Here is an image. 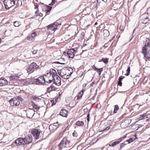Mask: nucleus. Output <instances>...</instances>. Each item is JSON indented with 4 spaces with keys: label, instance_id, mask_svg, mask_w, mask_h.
Segmentation results:
<instances>
[{
    "label": "nucleus",
    "instance_id": "nucleus-23",
    "mask_svg": "<svg viewBox=\"0 0 150 150\" xmlns=\"http://www.w3.org/2000/svg\"><path fill=\"white\" fill-rule=\"evenodd\" d=\"M34 114V111L32 110H30L28 111L26 114L27 117L29 118L32 117Z\"/></svg>",
    "mask_w": 150,
    "mask_h": 150
},
{
    "label": "nucleus",
    "instance_id": "nucleus-33",
    "mask_svg": "<svg viewBox=\"0 0 150 150\" xmlns=\"http://www.w3.org/2000/svg\"><path fill=\"white\" fill-rule=\"evenodd\" d=\"M32 98L33 100L35 101L36 102L40 101L42 100L41 99L38 98L35 96H32Z\"/></svg>",
    "mask_w": 150,
    "mask_h": 150
},
{
    "label": "nucleus",
    "instance_id": "nucleus-54",
    "mask_svg": "<svg viewBox=\"0 0 150 150\" xmlns=\"http://www.w3.org/2000/svg\"><path fill=\"white\" fill-rule=\"evenodd\" d=\"M147 13L150 14V8H148L147 10Z\"/></svg>",
    "mask_w": 150,
    "mask_h": 150
},
{
    "label": "nucleus",
    "instance_id": "nucleus-39",
    "mask_svg": "<svg viewBox=\"0 0 150 150\" xmlns=\"http://www.w3.org/2000/svg\"><path fill=\"white\" fill-rule=\"evenodd\" d=\"M96 71L98 73L99 75L100 76V75L101 73L103 71V68L98 69Z\"/></svg>",
    "mask_w": 150,
    "mask_h": 150
},
{
    "label": "nucleus",
    "instance_id": "nucleus-61",
    "mask_svg": "<svg viewBox=\"0 0 150 150\" xmlns=\"http://www.w3.org/2000/svg\"><path fill=\"white\" fill-rule=\"evenodd\" d=\"M139 126H139V127H138V128H139V127H142V126H143V125H139Z\"/></svg>",
    "mask_w": 150,
    "mask_h": 150
},
{
    "label": "nucleus",
    "instance_id": "nucleus-18",
    "mask_svg": "<svg viewBox=\"0 0 150 150\" xmlns=\"http://www.w3.org/2000/svg\"><path fill=\"white\" fill-rule=\"evenodd\" d=\"M122 141V138H119L117 139V141L113 142L112 144H109V145L110 146L114 147Z\"/></svg>",
    "mask_w": 150,
    "mask_h": 150
},
{
    "label": "nucleus",
    "instance_id": "nucleus-24",
    "mask_svg": "<svg viewBox=\"0 0 150 150\" xmlns=\"http://www.w3.org/2000/svg\"><path fill=\"white\" fill-rule=\"evenodd\" d=\"M98 3L99 4V3L97 2V0L96 1L92 2L91 5V8L93 9L97 8L98 7Z\"/></svg>",
    "mask_w": 150,
    "mask_h": 150
},
{
    "label": "nucleus",
    "instance_id": "nucleus-41",
    "mask_svg": "<svg viewBox=\"0 0 150 150\" xmlns=\"http://www.w3.org/2000/svg\"><path fill=\"white\" fill-rule=\"evenodd\" d=\"M51 101L52 103V106L54 105L56 103V100H51Z\"/></svg>",
    "mask_w": 150,
    "mask_h": 150
},
{
    "label": "nucleus",
    "instance_id": "nucleus-7",
    "mask_svg": "<svg viewBox=\"0 0 150 150\" xmlns=\"http://www.w3.org/2000/svg\"><path fill=\"white\" fill-rule=\"evenodd\" d=\"M141 22L144 24H146L150 21L149 18L147 16L146 13H145L141 16Z\"/></svg>",
    "mask_w": 150,
    "mask_h": 150
},
{
    "label": "nucleus",
    "instance_id": "nucleus-26",
    "mask_svg": "<svg viewBox=\"0 0 150 150\" xmlns=\"http://www.w3.org/2000/svg\"><path fill=\"white\" fill-rule=\"evenodd\" d=\"M103 33L104 36L107 37L109 36L110 33L108 30H107L105 29L103 30Z\"/></svg>",
    "mask_w": 150,
    "mask_h": 150
},
{
    "label": "nucleus",
    "instance_id": "nucleus-5",
    "mask_svg": "<svg viewBox=\"0 0 150 150\" xmlns=\"http://www.w3.org/2000/svg\"><path fill=\"white\" fill-rule=\"evenodd\" d=\"M34 81L36 84L43 85V84L45 81V77L43 76H40L38 78L35 79Z\"/></svg>",
    "mask_w": 150,
    "mask_h": 150
},
{
    "label": "nucleus",
    "instance_id": "nucleus-60",
    "mask_svg": "<svg viewBox=\"0 0 150 150\" xmlns=\"http://www.w3.org/2000/svg\"><path fill=\"white\" fill-rule=\"evenodd\" d=\"M38 5H37L36 6H35V8H38Z\"/></svg>",
    "mask_w": 150,
    "mask_h": 150
},
{
    "label": "nucleus",
    "instance_id": "nucleus-29",
    "mask_svg": "<svg viewBox=\"0 0 150 150\" xmlns=\"http://www.w3.org/2000/svg\"><path fill=\"white\" fill-rule=\"evenodd\" d=\"M109 60V59L108 58H102L101 59H100L99 62H103L104 63H105V64H107L108 62V61Z\"/></svg>",
    "mask_w": 150,
    "mask_h": 150
},
{
    "label": "nucleus",
    "instance_id": "nucleus-57",
    "mask_svg": "<svg viewBox=\"0 0 150 150\" xmlns=\"http://www.w3.org/2000/svg\"><path fill=\"white\" fill-rule=\"evenodd\" d=\"M126 137V136L125 135L123 137H122V138H122V140L123 139H124V138H125Z\"/></svg>",
    "mask_w": 150,
    "mask_h": 150
},
{
    "label": "nucleus",
    "instance_id": "nucleus-11",
    "mask_svg": "<svg viewBox=\"0 0 150 150\" xmlns=\"http://www.w3.org/2000/svg\"><path fill=\"white\" fill-rule=\"evenodd\" d=\"M38 67V66L35 63L33 62L29 65L28 69V71L32 72L35 69H37Z\"/></svg>",
    "mask_w": 150,
    "mask_h": 150
},
{
    "label": "nucleus",
    "instance_id": "nucleus-53",
    "mask_svg": "<svg viewBox=\"0 0 150 150\" xmlns=\"http://www.w3.org/2000/svg\"><path fill=\"white\" fill-rule=\"evenodd\" d=\"M37 52V50H34L33 51L32 53L33 54H35Z\"/></svg>",
    "mask_w": 150,
    "mask_h": 150
},
{
    "label": "nucleus",
    "instance_id": "nucleus-40",
    "mask_svg": "<svg viewBox=\"0 0 150 150\" xmlns=\"http://www.w3.org/2000/svg\"><path fill=\"white\" fill-rule=\"evenodd\" d=\"M51 86V90L52 91H55L57 89V88L54 87L53 85Z\"/></svg>",
    "mask_w": 150,
    "mask_h": 150
},
{
    "label": "nucleus",
    "instance_id": "nucleus-2",
    "mask_svg": "<svg viewBox=\"0 0 150 150\" xmlns=\"http://www.w3.org/2000/svg\"><path fill=\"white\" fill-rule=\"evenodd\" d=\"M64 55L69 58H73L75 55H78L77 52L74 48L66 50L63 52Z\"/></svg>",
    "mask_w": 150,
    "mask_h": 150
},
{
    "label": "nucleus",
    "instance_id": "nucleus-15",
    "mask_svg": "<svg viewBox=\"0 0 150 150\" xmlns=\"http://www.w3.org/2000/svg\"><path fill=\"white\" fill-rule=\"evenodd\" d=\"M66 76L67 78L65 79H67L69 78V76L73 73V69L70 67L67 68L66 67Z\"/></svg>",
    "mask_w": 150,
    "mask_h": 150
},
{
    "label": "nucleus",
    "instance_id": "nucleus-52",
    "mask_svg": "<svg viewBox=\"0 0 150 150\" xmlns=\"http://www.w3.org/2000/svg\"><path fill=\"white\" fill-rule=\"evenodd\" d=\"M55 63H57L58 64H65V63H63V62H55Z\"/></svg>",
    "mask_w": 150,
    "mask_h": 150
},
{
    "label": "nucleus",
    "instance_id": "nucleus-43",
    "mask_svg": "<svg viewBox=\"0 0 150 150\" xmlns=\"http://www.w3.org/2000/svg\"><path fill=\"white\" fill-rule=\"evenodd\" d=\"M45 80H46V79H45ZM50 83L49 82V79L48 80L47 79V81H45V82L43 84V85L45 84L46 85L48 86V83Z\"/></svg>",
    "mask_w": 150,
    "mask_h": 150
},
{
    "label": "nucleus",
    "instance_id": "nucleus-42",
    "mask_svg": "<svg viewBox=\"0 0 150 150\" xmlns=\"http://www.w3.org/2000/svg\"><path fill=\"white\" fill-rule=\"evenodd\" d=\"M73 135L75 137H77V136L78 134L75 131H74L73 133Z\"/></svg>",
    "mask_w": 150,
    "mask_h": 150
},
{
    "label": "nucleus",
    "instance_id": "nucleus-9",
    "mask_svg": "<svg viewBox=\"0 0 150 150\" xmlns=\"http://www.w3.org/2000/svg\"><path fill=\"white\" fill-rule=\"evenodd\" d=\"M50 72L51 75L52 79H49V83H51L53 81V79H54L55 78L58 76L57 75L56 71L53 69H50Z\"/></svg>",
    "mask_w": 150,
    "mask_h": 150
},
{
    "label": "nucleus",
    "instance_id": "nucleus-45",
    "mask_svg": "<svg viewBox=\"0 0 150 150\" xmlns=\"http://www.w3.org/2000/svg\"><path fill=\"white\" fill-rule=\"evenodd\" d=\"M51 86H50V87H49L47 88V91L48 92H50L52 91L51 90Z\"/></svg>",
    "mask_w": 150,
    "mask_h": 150
},
{
    "label": "nucleus",
    "instance_id": "nucleus-38",
    "mask_svg": "<svg viewBox=\"0 0 150 150\" xmlns=\"http://www.w3.org/2000/svg\"><path fill=\"white\" fill-rule=\"evenodd\" d=\"M126 71L127 73L125 74V75L126 76H128L129 75L130 72V67L129 66L127 68V69Z\"/></svg>",
    "mask_w": 150,
    "mask_h": 150
},
{
    "label": "nucleus",
    "instance_id": "nucleus-27",
    "mask_svg": "<svg viewBox=\"0 0 150 150\" xmlns=\"http://www.w3.org/2000/svg\"><path fill=\"white\" fill-rule=\"evenodd\" d=\"M43 76H44V77H46L47 78L49 79H52L51 75L50 74V72H47L46 73V74H44Z\"/></svg>",
    "mask_w": 150,
    "mask_h": 150
},
{
    "label": "nucleus",
    "instance_id": "nucleus-55",
    "mask_svg": "<svg viewBox=\"0 0 150 150\" xmlns=\"http://www.w3.org/2000/svg\"><path fill=\"white\" fill-rule=\"evenodd\" d=\"M110 128V126H108V127H106V128L105 129L103 130H109Z\"/></svg>",
    "mask_w": 150,
    "mask_h": 150
},
{
    "label": "nucleus",
    "instance_id": "nucleus-6",
    "mask_svg": "<svg viewBox=\"0 0 150 150\" xmlns=\"http://www.w3.org/2000/svg\"><path fill=\"white\" fill-rule=\"evenodd\" d=\"M61 24L58 23L57 22H55L53 24H51L47 26V28L48 30L51 31H55L57 29V26Z\"/></svg>",
    "mask_w": 150,
    "mask_h": 150
},
{
    "label": "nucleus",
    "instance_id": "nucleus-46",
    "mask_svg": "<svg viewBox=\"0 0 150 150\" xmlns=\"http://www.w3.org/2000/svg\"><path fill=\"white\" fill-rule=\"evenodd\" d=\"M122 83L121 81H118L117 83V85L118 86H122Z\"/></svg>",
    "mask_w": 150,
    "mask_h": 150
},
{
    "label": "nucleus",
    "instance_id": "nucleus-14",
    "mask_svg": "<svg viewBox=\"0 0 150 150\" xmlns=\"http://www.w3.org/2000/svg\"><path fill=\"white\" fill-rule=\"evenodd\" d=\"M14 142L16 144L17 146L20 145L24 146L25 144L23 139L22 137L18 138Z\"/></svg>",
    "mask_w": 150,
    "mask_h": 150
},
{
    "label": "nucleus",
    "instance_id": "nucleus-4",
    "mask_svg": "<svg viewBox=\"0 0 150 150\" xmlns=\"http://www.w3.org/2000/svg\"><path fill=\"white\" fill-rule=\"evenodd\" d=\"M3 2L6 9H7L13 6L15 3L14 0H4Z\"/></svg>",
    "mask_w": 150,
    "mask_h": 150
},
{
    "label": "nucleus",
    "instance_id": "nucleus-17",
    "mask_svg": "<svg viewBox=\"0 0 150 150\" xmlns=\"http://www.w3.org/2000/svg\"><path fill=\"white\" fill-rule=\"evenodd\" d=\"M37 33L36 32H34L31 34H29L26 38L28 40L31 41L33 38L37 35Z\"/></svg>",
    "mask_w": 150,
    "mask_h": 150
},
{
    "label": "nucleus",
    "instance_id": "nucleus-25",
    "mask_svg": "<svg viewBox=\"0 0 150 150\" xmlns=\"http://www.w3.org/2000/svg\"><path fill=\"white\" fill-rule=\"evenodd\" d=\"M9 78L11 81H15L18 80L19 77L17 75H14L10 76Z\"/></svg>",
    "mask_w": 150,
    "mask_h": 150
},
{
    "label": "nucleus",
    "instance_id": "nucleus-47",
    "mask_svg": "<svg viewBox=\"0 0 150 150\" xmlns=\"http://www.w3.org/2000/svg\"><path fill=\"white\" fill-rule=\"evenodd\" d=\"M124 78V77H123V76L122 77V76H121L118 79V80H119L118 81H122V80Z\"/></svg>",
    "mask_w": 150,
    "mask_h": 150
},
{
    "label": "nucleus",
    "instance_id": "nucleus-21",
    "mask_svg": "<svg viewBox=\"0 0 150 150\" xmlns=\"http://www.w3.org/2000/svg\"><path fill=\"white\" fill-rule=\"evenodd\" d=\"M8 81L5 79H0V86H3L5 85L8 83Z\"/></svg>",
    "mask_w": 150,
    "mask_h": 150
},
{
    "label": "nucleus",
    "instance_id": "nucleus-62",
    "mask_svg": "<svg viewBox=\"0 0 150 150\" xmlns=\"http://www.w3.org/2000/svg\"><path fill=\"white\" fill-rule=\"evenodd\" d=\"M87 120L88 121V122L89 121V118H87Z\"/></svg>",
    "mask_w": 150,
    "mask_h": 150
},
{
    "label": "nucleus",
    "instance_id": "nucleus-30",
    "mask_svg": "<svg viewBox=\"0 0 150 150\" xmlns=\"http://www.w3.org/2000/svg\"><path fill=\"white\" fill-rule=\"evenodd\" d=\"M84 91L83 90H82L79 93L77 97V100L81 98L83 93Z\"/></svg>",
    "mask_w": 150,
    "mask_h": 150
},
{
    "label": "nucleus",
    "instance_id": "nucleus-35",
    "mask_svg": "<svg viewBox=\"0 0 150 150\" xmlns=\"http://www.w3.org/2000/svg\"><path fill=\"white\" fill-rule=\"evenodd\" d=\"M13 25L15 27H18L21 25V23L18 21H15L14 22Z\"/></svg>",
    "mask_w": 150,
    "mask_h": 150
},
{
    "label": "nucleus",
    "instance_id": "nucleus-64",
    "mask_svg": "<svg viewBox=\"0 0 150 150\" xmlns=\"http://www.w3.org/2000/svg\"><path fill=\"white\" fill-rule=\"evenodd\" d=\"M149 119H147L146 120V121H147H147H149Z\"/></svg>",
    "mask_w": 150,
    "mask_h": 150
},
{
    "label": "nucleus",
    "instance_id": "nucleus-22",
    "mask_svg": "<svg viewBox=\"0 0 150 150\" xmlns=\"http://www.w3.org/2000/svg\"><path fill=\"white\" fill-rule=\"evenodd\" d=\"M129 125L128 120H126L120 124V126L122 128H125L127 127Z\"/></svg>",
    "mask_w": 150,
    "mask_h": 150
},
{
    "label": "nucleus",
    "instance_id": "nucleus-58",
    "mask_svg": "<svg viewBox=\"0 0 150 150\" xmlns=\"http://www.w3.org/2000/svg\"><path fill=\"white\" fill-rule=\"evenodd\" d=\"M89 115H90V114L89 113H88L87 115V118H89Z\"/></svg>",
    "mask_w": 150,
    "mask_h": 150
},
{
    "label": "nucleus",
    "instance_id": "nucleus-49",
    "mask_svg": "<svg viewBox=\"0 0 150 150\" xmlns=\"http://www.w3.org/2000/svg\"><path fill=\"white\" fill-rule=\"evenodd\" d=\"M126 144L122 143L120 144V149H121L122 147H124L125 145H126Z\"/></svg>",
    "mask_w": 150,
    "mask_h": 150
},
{
    "label": "nucleus",
    "instance_id": "nucleus-63",
    "mask_svg": "<svg viewBox=\"0 0 150 150\" xmlns=\"http://www.w3.org/2000/svg\"><path fill=\"white\" fill-rule=\"evenodd\" d=\"M106 44H105L104 45V47H107V46H106Z\"/></svg>",
    "mask_w": 150,
    "mask_h": 150
},
{
    "label": "nucleus",
    "instance_id": "nucleus-13",
    "mask_svg": "<svg viewBox=\"0 0 150 150\" xmlns=\"http://www.w3.org/2000/svg\"><path fill=\"white\" fill-rule=\"evenodd\" d=\"M25 144H28L31 142L32 141V138L31 134H29L23 138Z\"/></svg>",
    "mask_w": 150,
    "mask_h": 150
},
{
    "label": "nucleus",
    "instance_id": "nucleus-12",
    "mask_svg": "<svg viewBox=\"0 0 150 150\" xmlns=\"http://www.w3.org/2000/svg\"><path fill=\"white\" fill-rule=\"evenodd\" d=\"M58 72L59 75L62 78L65 79L67 78L66 76V72L65 68H63L60 70H58Z\"/></svg>",
    "mask_w": 150,
    "mask_h": 150
},
{
    "label": "nucleus",
    "instance_id": "nucleus-36",
    "mask_svg": "<svg viewBox=\"0 0 150 150\" xmlns=\"http://www.w3.org/2000/svg\"><path fill=\"white\" fill-rule=\"evenodd\" d=\"M32 105L34 108L37 110L39 109L40 108V106H38L36 104L33 102H32Z\"/></svg>",
    "mask_w": 150,
    "mask_h": 150
},
{
    "label": "nucleus",
    "instance_id": "nucleus-8",
    "mask_svg": "<svg viewBox=\"0 0 150 150\" xmlns=\"http://www.w3.org/2000/svg\"><path fill=\"white\" fill-rule=\"evenodd\" d=\"M40 132V130L38 129H33L31 130V134L37 139L39 138Z\"/></svg>",
    "mask_w": 150,
    "mask_h": 150
},
{
    "label": "nucleus",
    "instance_id": "nucleus-51",
    "mask_svg": "<svg viewBox=\"0 0 150 150\" xmlns=\"http://www.w3.org/2000/svg\"><path fill=\"white\" fill-rule=\"evenodd\" d=\"M3 5L0 2V11L3 8Z\"/></svg>",
    "mask_w": 150,
    "mask_h": 150
},
{
    "label": "nucleus",
    "instance_id": "nucleus-34",
    "mask_svg": "<svg viewBox=\"0 0 150 150\" xmlns=\"http://www.w3.org/2000/svg\"><path fill=\"white\" fill-rule=\"evenodd\" d=\"M135 139V138L134 137L130 138L129 139L125 141V142H128V144L132 142Z\"/></svg>",
    "mask_w": 150,
    "mask_h": 150
},
{
    "label": "nucleus",
    "instance_id": "nucleus-20",
    "mask_svg": "<svg viewBox=\"0 0 150 150\" xmlns=\"http://www.w3.org/2000/svg\"><path fill=\"white\" fill-rule=\"evenodd\" d=\"M68 111L65 109H62L60 111L59 115L64 117H67Z\"/></svg>",
    "mask_w": 150,
    "mask_h": 150
},
{
    "label": "nucleus",
    "instance_id": "nucleus-3",
    "mask_svg": "<svg viewBox=\"0 0 150 150\" xmlns=\"http://www.w3.org/2000/svg\"><path fill=\"white\" fill-rule=\"evenodd\" d=\"M71 146L70 142L67 140L66 137H64L58 145L59 149L61 150L65 147H69Z\"/></svg>",
    "mask_w": 150,
    "mask_h": 150
},
{
    "label": "nucleus",
    "instance_id": "nucleus-32",
    "mask_svg": "<svg viewBox=\"0 0 150 150\" xmlns=\"http://www.w3.org/2000/svg\"><path fill=\"white\" fill-rule=\"evenodd\" d=\"M52 8V7L50 6H47L46 8V13L47 14L48 12H50Z\"/></svg>",
    "mask_w": 150,
    "mask_h": 150
},
{
    "label": "nucleus",
    "instance_id": "nucleus-19",
    "mask_svg": "<svg viewBox=\"0 0 150 150\" xmlns=\"http://www.w3.org/2000/svg\"><path fill=\"white\" fill-rule=\"evenodd\" d=\"M59 126L57 124V122L53 123L52 125H50L49 126V129L50 130H52L56 129Z\"/></svg>",
    "mask_w": 150,
    "mask_h": 150
},
{
    "label": "nucleus",
    "instance_id": "nucleus-56",
    "mask_svg": "<svg viewBox=\"0 0 150 150\" xmlns=\"http://www.w3.org/2000/svg\"><path fill=\"white\" fill-rule=\"evenodd\" d=\"M85 71L82 72V73L81 74V76H83L85 74Z\"/></svg>",
    "mask_w": 150,
    "mask_h": 150
},
{
    "label": "nucleus",
    "instance_id": "nucleus-10",
    "mask_svg": "<svg viewBox=\"0 0 150 150\" xmlns=\"http://www.w3.org/2000/svg\"><path fill=\"white\" fill-rule=\"evenodd\" d=\"M11 106H17L20 104V102L16 98H13L9 100Z\"/></svg>",
    "mask_w": 150,
    "mask_h": 150
},
{
    "label": "nucleus",
    "instance_id": "nucleus-48",
    "mask_svg": "<svg viewBox=\"0 0 150 150\" xmlns=\"http://www.w3.org/2000/svg\"><path fill=\"white\" fill-rule=\"evenodd\" d=\"M101 0H97V2L99 3V4ZM102 1H104V2L106 3L107 2V0H101Z\"/></svg>",
    "mask_w": 150,
    "mask_h": 150
},
{
    "label": "nucleus",
    "instance_id": "nucleus-59",
    "mask_svg": "<svg viewBox=\"0 0 150 150\" xmlns=\"http://www.w3.org/2000/svg\"><path fill=\"white\" fill-rule=\"evenodd\" d=\"M98 23L97 22H96L94 24V25H98Z\"/></svg>",
    "mask_w": 150,
    "mask_h": 150
},
{
    "label": "nucleus",
    "instance_id": "nucleus-16",
    "mask_svg": "<svg viewBox=\"0 0 150 150\" xmlns=\"http://www.w3.org/2000/svg\"><path fill=\"white\" fill-rule=\"evenodd\" d=\"M53 83L56 84V85L59 86L61 84V79L59 76H57L52 81Z\"/></svg>",
    "mask_w": 150,
    "mask_h": 150
},
{
    "label": "nucleus",
    "instance_id": "nucleus-1",
    "mask_svg": "<svg viewBox=\"0 0 150 150\" xmlns=\"http://www.w3.org/2000/svg\"><path fill=\"white\" fill-rule=\"evenodd\" d=\"M142 53L146 59H150V38L143 46L142 49Z\"/></svg>",
    "mask_w": 150,
    "mask_h": 150
},
{
    "label": "nucleus",
    "instance_id": "nucleus-44",
    "mask_svg": "<svg viewBox=\"0 0 150 150\" xmlns=\"http://www.w3.org/2000/svg\"><path fill=\"white\" fill-rule=\"evenodd\" d=\"M55 1H56L55 0H52V2L49 5H53L55 3Z\"/></svg>",
    "mask_w": 150,
    "mask_h": 150
},
{
    "label": "nucleus",
    "instance_id": "nucleus-50",
    "mask_svg": "<svg viewBox=\"0 0 150 150\" xmlns=\"http://www.w3.org/2000/svg\"><path fill=\"white\" fill-rule=\"evenodd\" d=\"M92 68H93L95 71H96L98 68H96L95 66L94 65L92 66Z\"/></svg>",
    "mask_w": 150,
    "mask_h": 150
},
{
    "label": "nucleus",
    "instance_id": "nucleus-31",
    "mask_svg": "<svg viewBox=\"0 0 150 150\" xmlns=\"http://www.w3.org/2000/svg\"><path fill=\"white\" fill-rule=\"evenodd\" d=\"M140 117L139 118H141L139 120H142V119H145L148 117V116L146 114V113L144 114L143 115H140Z\"/></svg>",
    "mask_w": 150,
    "mask_h": 150
},
{
    "label": "nucleus",
    "instance_id": "nucleus-37",
    "mask_svg": "<svg viewBox=\"0 0 150 150\" xmlns=\"http://www.w3.org/2000/svg\"><path fill=\"white\" fill-rule=\"evenodd\" d=\"M119 109V107L118 105H115V108L114 109V110L113 111V113H116L117 112L116 111L117 110H118Z\"/></svg>",
    "mask_w": 150,
    "mask_h": 150
},
{
    "label": "nucleus",
    "instance_id": "nucleus-28",
    "mask_svg": "<svg viewBox=\"0 0 150 150\" xmlns=\"http://www.w3.org/2000/svg\"><path fill=\"white\" fill-rule=\"evenodd\" d=\"M76 124L78 126H83L84 125V122L83 121H78L76 122Z\"/></svg>",
    "mask_w": 150,
    "mask_h": 150
}]
</instances>
